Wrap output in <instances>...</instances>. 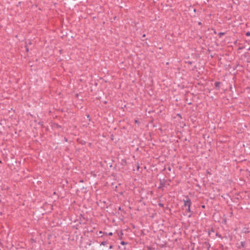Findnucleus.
<instances>
[{"label":"nucleus","instance_id":"nucleus-1","mask_svg":"<svg viewBox=\"0 0 250 250\" xmlns=\"http://www.w3.org/2000/svg\"><path fill=\"white\" fill-rule=\"evenodd\" d=\"M210 245L208 242H205L202 246V250H209Z\"/></svg>","mask_w":250,"mask_h":250},{"label":"nucleus","instance_id":"nucleus-2","mask_svg":"<svg viewBox=\"0 0 250 250\" xmlns=\"http://www.w3.org/2000/svg\"><path fill=\"white\" fill-rule=\"evenodd\" d=\"M187 199L186 200H184V206L185 207H190L191 205V201L190 199L188 198V196L187 197Z\"/></svg>","mask_w":250,"mask_h":250},{"label":"nucleus","instance_id":"nucleus-3","mask_svg":"<svg viewBox=\"0 0 250 250\" xmlns=\"http://www.w3.org/2000/svg\"><path fill=\"white\" fill-rule=\"evenodd\" d=\"M242 231H243V232L245 233V234H247L250 232V230L249 228L244 227Z\"/></svg>","mask_w":250,"mask_h":250},{"label":"nucleus","instance_id":"nucleus-4","mask_svg":"<svg viewBox=\"0 0 250 250\" xmlns=\"http://www.w3.org/2000/svg\"><path fill=\"white\" fill-rule=\"evenodd\" d=\"M246 246V243L244 241L241 242V245L237 247V248L240 249L241 248H244Z\"/></svg>","mask_w":250,"mask_h":250},{"label":"nucleus","instance_id":"nucleus-5","mask_svg":"<svg viewBox=\"0 0 250 250\" xmlns=\"http://www.w3.org/2000/svg\"><path fill=\"white\" fill-rule=\"evenodd\" d=\"M214 84H215V88H217L218 90H219V88H220V85L221 84V82H216Z\"/></svg>","mask_w":250,"mask_h":250},{"label":"nucleus","instance_id":"nucleus-6","mask_svg":"<svg viewBox=\"0 0 250 250\" xmlns=\"http://www.w3.org/2000/svg\"><path fill=\"white\" fill-rule=\"evenodd\" d=\"M165 184L163 183L161 180H160V186L158 187L159 188H163L165 187Z\"/></svg>","mask_w":250,"mask_h":250},{"label":"nucleus","instance_id":"nucleus-7","mask_svg":"<svg viewBox=\"0 0 250 250\" xmlns=\"http://www.w3.org/2000/svg\"><path fill=\"white\" fill-rule=\"evenodd\" d=\"M224 34H225V33H224V32H220V33L218 34V36H219V38H221V37H222V36L223 35H224Z\"/></svg>","mask_w":250,"mask_h":250},{"label":"nucleus","instance_id":"nucleus-8","mask_svg":"<svg viewBox=\"0 0 250 250\" xmlns=\"http://www.w3.org/2000/svg\"><path fill=\"white\" fill-rule=\"evenodd\" d=\"M104 234H105V235H108V236H111L113 234L112 232H111L108 233H107L106 232H104Z\"/></svg>","mask_w":250,"mask_h":250},{"label":"nucleus","instance_id":"nucleus-9","mask_svg":"<svg viewBox=\"0 0 250 250\" xmlns=\"http://www.w3.org/2000/svg\"><path fill=\"white\" fill-rule=\"evenodd\" d=\"M107 244V242L106 241H103L101 243V245H106Z\"/></svg>","mask_w":250,"mask_h":250},{"label":"nucleus","instance_id":"nucleus-10","mask_svg":"<svg viewBox=\"0 0 250 250\" xmlns=\"http://www.w3.org/2000/svg\"><path fill=\"white\" fill-rule=\"evenodd\" d=\"M186 210L188 212H191V211L190 210V207H188V208L186 209Z\"/></svg>","mask_w":250,"mask_h":250},{"label":"nucleus","instance_id":"nucleus-11","mask_svg":"<svg viewBox=\"0 0 250 250\" xmlns=\"http://www.w3.org/2000/svg\"><path fill=\"white\" fill-rule=\"evenodd\" d=\"M158 206L160 207H164V204L163 203H159L158 204Z\"/></svg>","mask_w":250,"mask_h":250},{"label":"nucleus","instance_id":"nucleus-12","mask_svg":"<svg viewBox=\"0 0 250 250\" xmlns=\"http://www.w3.org/2000/svg\"><path fill=\"white\" fill-rule=\"evenodd\" d=\"M216 236L219 237V238H222L221 235L220 234H219L218 233H216Z\"/></svg>","mask_w":250,"mask_h":250},{"label":"nucleus","instance_id":"nucleus-13","mask_svg":"<svg viewBox=\"0 0 250 250\" xmlns=\"http://www.w3.org/2000/svg\"><path fill=\"white\" fill-rule=\"evenodd\" d=\"M126 244H127V243H125L124 241H121V244L122 245H124Z\"/></svg>","mask_w":250,"mask_h":250},{"label":"nucleus","instance_id":"nucleus-14","mask_svg":"<svg viewBox=\"0 0 250 250\" xmlns=\"http://www.w3.org/2000/svg\"><path fill=\"white\" fill-rule=\"evenodd\" d=\"M246 35L247 36H250V32H248L246 33Z\"/></svg>","mask_w":250,"mask_h":250},{"label":"nucleus","instance_id":"nucleus-15","mask_svg":"<svg viewBox=\"0 0 250 250\" xmlns=\"http://www.w3.org/2000/svg\"><path fill=\"white\" fill-rule=\"evenodd\" d=\"M210 232H214V230L213 229H211L210 230V231H209V234H210Z\"/></svg>","mask_w":250,"mask_h":250},{"label":"nucleus","instance_id":"nucleus-16","mask_svg":"<svg viewBox=\"0 0 250 250\" xmlns=\"http://www.w3.org/2000/svg\"><path fill=\"white\" fill-rule=\"evenodd\" d=\"M243 48H244V47H243V46H241V47H239L238 48V49H239V50H242V49H243Z\"/></svg>","mask_w":250,"mask_h":250},{"label":"nucleus","instance_id":"nucleus-17","mask_svg":"<svg viewBox=\"0 0 250 250\" xmlns=\"http://www.w3.org/2000/svg\"><path fill=\"white\" fill-rule=\"evenodd\" d=\"M25 48H26V51L27 52H28V51H29V49H28V48L27 47V46H25Z\"/></svg>","mask_w":250,"mask_h":250},{"label":"nucleus","instance_id":"nucleus-18","mask_svg":"<svg viewBox=\"0 0 250 250\" xmlns=\"http://www.w3.org/2000/svg\"><path fill=\"white\" fill-rule=\"evenodd\" d=\"M135 123L136 124H138L139 123V122L138 120H135Z\"/></svg>","mask_w":250,"mask_h":250},{"label":"nucleus","instance_id":"nucleus-19","mask_svg":"<svg viewBox=\"0 0 250 250\" xmlns=\"http://www.w3.org/2000/svg\"><path fill=\"white\" fill-rule=\"evenodd\" d=\"M167 169H168L169 171H171V167H169L167 168Z\"/></svg>","mask_w":250,"mask_h":250},{"label":"nucleus","instance_id":"nucleus-20","mask_svg":"<svg viewBox=\"0 0 250 250\" xmlns=\"http://www.w3.org/2000/svg\"><path fill=\"white\" fill-rule=\"evenodd\" d=\"M198 25H202V22H200V21H199V22H198Z\"/></svg>","mask_w":250,"mask_h":250},{"label":"nucleus","instance_id":"nucleus-21","mask_svg":"<svg viewBox=\"0 0 250 250\" xmlns=\"http://www.w3.org/2000/svg\"><path fill=\"white\" fill-rule=\"evenodd\" d=\"M188 64H192V62H190V61H188Z\"/></svg>","mask_w":250,"mask_h":250},{"label":"nucleus","instance_id":"nucleus-22","mask_svg":"<svg viewBox=\"0 0 250 250\" xmlns=\"http://www.w3.org/2000/svg\"><path fill=\"white\" fill-rule=\"evenodd\" d=\"M112 248H113V246H112V245H110V246H109V249H112Z\"/></svg>","mask_w":250,"mask_h":250},{"label":"nucleus","instance_id":"nucleus-23","mask_svg":"<svg viewBox=\"0 0 250 250\" xmlns=\"http://www.w3.org/2000/svg\"><path fill=\"white\" fill-rule=\"evenodd\" d=\"M202 207L203 208H205V205H203V206H202Z\"/></svg>","mask_w":250,"mask_h":250},{"label":"nucleus","instance_id":"nucleus-24","mask_svg":"<svg viewBox=\"0 0 250 250\" xmlns=\"http://www.w3.org/2000/svg\"><path fill=\"white\" fill-rule=\"evenodd\" d=\"M248 50H250V47L248 48Z\"/></svg>","mask_w":250,"mask_h":250},{"label":"nucleus","instance_id":"nucleus-25","mask_svg":"<svg viewBox=\"0 0 250 250\" xmlns=\"http://www.w3.org/2000/svg\"><path fill=\"white\" fill-rule=\"evenodd\" d=\"M188 104L190 105V104H191V103H188Z\"/></svg>","mask_w":250,"mask_h":250},{"label":"nucleus","instance_id":"nucleus-26","mask_svg":"<svg viewBox=\"0 0 250 250\" xmlns=\"http://www.w3.org/2000/svg\"><path fill=\"white\" fill-rule=\"evenodd\" d=\"M143 37H145V35L144 34L143 36Z\"/></svg>","mask_w":250,"mask_h":250},{"label":"nucleus","instance_id":"nucleus-27","mask_svg":"<svg viewBox=\"0 0 250 250\" xmlns=\"http://www.w3.org/2000/svg\"><path fill=\"white\" fill-rule=\"evenodd\" d=\"M87 118H89V115L87 116Z\"/></svg>","mask_w":250,"mask_h":250},{"label":"nucleus","instance_id":"nucleus-28","mask_svg":"<svg viewBox=\"0 0 250 250\" xmlns=\"http://www.w3.org/2000/svg\"><path fill=\"white\" fill-rule=\"evenodd\" d=\"M100 233H102V231H100Z\"/></svg>","mask_w":250,"mask_h":250}]
</instances>
